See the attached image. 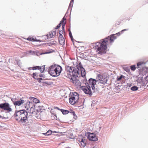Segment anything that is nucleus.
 Wrapping results in <instances>:
<instances>
[{
	"instance_id": "nucleus-1",
	"label": "nucleus",
	"mask_w": 148,
	"mask_h": 148,
	"mask_svg": "<svg viewBox=\"0 0 148 148\" xmlns=\"http://www.w3.org/2000/svg\"><path fill=\"white\" fill-rule=\"evenodd\" d=\"M28 112L29 113V112L24 110H16L14 115V117L19 123L25 125L28 121Z\"/></svg>"
},
{
	"instance_id": "nucleus-2",
	"label": "nucleus",
	"mask_w": 148,
	"mask_h": 148,
	"mask_svg": "<svg viewBox=\"0 0 148 148\" xmlns=\"http://www.w3.org/2000/svg\"><path fill=\"white\" fill-rule=\"evenodd\" d=\"M108 40V38L106 37L105 38L100 40L99 42L96 43L95 47L97 49V52L100 55L106 52L107 48V42Z\"/></svg>"
},
{
	"instance_id": "nucleus-3",
	"label": "nucleus",
	"mask_w": 148,
	"mask_h": 148,
	"mask_svg": "<svg viewBox=\"0 0 148 148\" xmlns=\"http://www.w3.org/2000/svg\"><path fill=\"white\" fill-rule=\"evenodd\" d=\"M62 69V67L60 66L54 64L50 66L48 71L51 75L58 77L60 75Z\"/></svg>"
},
{
	"instance_id": "nucleus-4",
	"label": "nucleus",
	"mask_w": 148,
	"mask_h": 148,
	"mask_svg": "<svg viewBox=\"0 0 148 148\" xmlns=\"http://www.w3.org/2000/svg\"><path fill=\"white\" fill-rule=\"evenodd\" d=\"M0 109L9 112L12 111V109L11 108L10 104L7 102L0 104Z\"/></svg>"
},
{
	"instance_id": "nucleus-5",
	"label": "nucleus",
	"mask_w": 148,
	"mask_h": 148,
	"mask_svg": "<svg viewBox=\"0 0 148 148\" xmlns=\"http://www.w3.org/2000/svg\"><path fill=\"white\" fill-rule=\"evenodd\" d=\"M71 73L73 77H76L80 76L79 64L73 68Z\"/></svg>"
},
{
	"instance_id": "nucleus-6",
	"label": "nucleus",
	"mask_w": 148,
	"mask_h": 148,
	"mask_svg": "<svg viewBox=\"0 0 148 148\" xmlns=\"http://www.w3.org/2000/svg\"><path fill=\"white\" fill-rule=\"evenodd\" d=\"M97 78L98 79L97 80V82L103 84H107L108 80L106 76H101L100 74H98L97 75Z\"/></svg>"
},
{
	"instance_id": "nucleus-7",
	"label": "nucleus",
	"mask_w": 148,
	"mask_h": 148,
	"mask_svg": "<svg viewBox=\"0 0 148 148\" xmlns=\"http://www.w3.org/2000/svg\"><path fill=\"white\" fill-rule=\"evenodd\" d=\"M89 88L86 86H82L81 87L82 89L84 92L86 94L88 95L89 96H91L92 95V92L90 89V87L88 86Z\"/></svg>"
},
{
	"instance_id": "nucleus-8",
	"label": "nucleus",
	"mask_w": 148,
	"mask_h": 148,
	"mask_svg": "<svg viewBox=\"0 0 148 148\" xmlns=\"http://www.w3.org/2000/svg\"><path fill=\"white\" fill-rule=\"evenodd\" d=\"M11 100L15 106H20L22 104L25 103V101L21 99L20 100H17L16 99H12Z\"/></svg>"
},
{
	"instance_id": "nucleus-9",
	"label": "nucleus",
	"mask_w": 148,
	"mask_h": 148,
	"mask_svg": "<svg viewBox=\"0 0 148 148\" xmlns=\"http://www.w3.org/2000/svg\"><path fill=\"white\" fill-rule=\"evenodd\" d=\"M88 138L90 140L97 141L98 140L96 136L93 133L88 134Z\"/></svg>"
},
{
	"instance_id": "nucleus-10",
	"label": "nucleus",
	"mask_w": 148,
	"mask_h": 148,
	"mask_svg": "<svg viewBox=\"0 0 148 148\" xmlns=\"http://www.w3.org/2000/svg\"><path fill=\"white\" fill-rule=\"evenodd\" d=\"M69 102L72 105H73L78 101L77 97H74L73 96H71V97L69 99Z\"/></svg>"
},
{
	"instance_id": "nucleus-11",
	"label": "nucleus",
	"mask_w": 148,
	"mask_h": 148,
	"mask_svg": "<svg viewBox=\"0 0 148 148\" xmlns=\"http://www.w3.org/2000/svg\"><path fill=\"white\" fill-rule=\"evenodd\" d=\"M79 67L80 75H81V76L83 77L85 76L86 75L85 70L82 66L81 62L79 63Z\"/></svg>"
},
{
	"instance_id": "nucleus-12",
	"label": "nucleus",
	"mask_w": 148,
	"mask_h": 148,
	"mask_svg": "<svg viewBox=\"0 0 148 148\" xmlns=\"http://www.w3.org/2000/svg\"><path fill=\"white\" fill-rule=\"evenodd\" d=\"M71 82L77 87L81 86V82L78 79L76 78V77H73V79Z\"/></svg>"
},
{
	"instance_id": "nucleus-13",
	"label": "nucleus",
	"mask_w": 148,
	"mask_h": 148,
	"mask_svg": "<svg viewBox=\"0 0 148 148\" xmlns=\"http://www.w3.org/2000/svg\"><path fill=\"white\" fill-rule=\"evenodd\" d=\"M33 104H34L32 101L27 102L25 105V108H26L27 110H28L29 109L28 107L30 109L33 108Z\"/></svg>"
},
{
	"instance_id": "nucleus-14",
	"label": "nucleus",
	"mask_w": 148,
	"mask_h": 148,
	"mask_svg": "<svg viewBox=\"0 0 148 148\" xmlns=\"http://www.w3.org/2000/svg\"><path fill=\"white\" fill-rule=\"evenodd\" d=\"M33 70L38 69L40 70L41 73H42L45 70V67L43 66L41 67L39 66H36L32 68Z\"/></svg>"
},
{
	"instance_id": "nucleus-15",
	"label": "nucleus",
	"mask_w": 148,
	"mask_h": 148,
	"mask_svg": "<svg viewBox=\"0 0 148 148\" xmlns=\"http://www.w3.org/2000/svg\"><path fill=\"white\" fill-rule=\"evenodd\" d=\"M89 85H95L96 83V80L92 78H90L88 80Z\"/></svg>"
},
{
	"instance_id": "nucleus-16",
	"label": "nucleus",
	"mask_w": 148,
	"mask_h": 148,
	"mask_svg": "<svg viewBox=\"0 0 148 148\" xmlns=\"http://www.w3.org/2000/svg\"><path fill=\"white\" fill-rule=\"evenodd\" d=\"M56 33L55 31H53L51 32H49V34H47L45 36L47 37V38H51L56 34Z\"/></svg>"
},
{
	"instance_id": "nucleus-17",
	"label": "nucleus",
	"mask_w": 148,
	"mask_h": 148,
	"mask_svg": "<svg viewBox=\"0 0 148 148\" xmlns=\"http://www.w3.org/2000/svg\"><path fill=\"white\" fill-rule=\"evenodd\" d=\"M58 41L60 44L61 45H64L65 44V40L63 36H59Z\"/></svg>"
},
{
	"instance_id": "nucleus-18",
	"label": "nucleus",
	"mask_w": 148,
	"mask_h": 148,
	"mask_svg": "<svg viewBox=\"0 0 148 148\" xmlns=\"http://www.w3.org/2000/svg\"><path fill=\"white\" fill-rule=\"evenodd\" d=\"M145 63H146L144 62H138L137 64L138 68H141L143 67Z\"/></svg>"
},
{
	"instance_id": "nucleus-19",
	"label": "nucleus",
	"mask_w": 148,
	"mask_h": 148,
	"mask_svg": "<svg viewBox=\"0 0 148 148\" xmlns=\"http://www.w3.org/2000/svg\"><path fill=\"white\" fill-rule=\"evenodd\" d=\"M73 68L74 67L66 66H65L66 70V71L67 72H68L69 73H71Z\"/></svg>"
},
{
	"instance_id": "nucleus-20",
	"label": "nucleus",
	"mask_w": 148,
	"mask_h": 148,
	"mask_svg": "<svg viewBox=\"0 0 148 148\" xmlns=\"http://www.w3.org/2000/svg\"><path fill=\"white\" fill-rule=\"evenodd\" d=\"M117 38V36H115L114 34H113L110 35V43H111L113 42L115 39Z\"/></svg>"
},
{
	"instance_id": "nucleus-21",
	"label": "nucleus",
	"mask_w": 148,
	"mask_h": 148,
	"mask_svg": "<svg viewBox=\"0 0 148 148\" xmlns=\"http://www.w3.org/2000/svg\"><path fill=\"white\" fill-rule=\"evenodd\" d=\"M66 77L69 78L70 79L71 81H72V79H73V77H72V75L68 73H65V75Z\"/></svg>"
},
{
	"instance_id": "nucleus-22",
	"label": "nucleus",
	"mask_w": 148,
	"mask_h": 148,
	"mask_svg": "<svg viewBox=\"0 0 148 148\" xmlns=\"http://www.w3.org/2000/svg\"><path fill=\"white\" fill-rule=\"evenodd\" d=\"M85 140L84 139L82 138L81 141L80 142V143L81 145L83 147H84L86 143H85Z\"/></svg>"
},
{
	"instance_id": "nucleus-23",
	"label": "nucleus",
	"mask_w": 148,
	"mask_h": 148,
	"mask_svg": "<svg viewBox=\"0 0 148 148\" xmlns=\"http://www.w3.org/2000/svg\"><path fill=\"white\" fill-rule=\"evenodd\" d=\"M74 1V0H71V2H70L69 5V8L68 10H69L70 9L71 10V11L72 10V8L73 6V3Z\"/></svg>"
},
{
	"instance_id": "nucleus-24",
	"label": "nucleus",
	"mask_w": 148,
	"mask_h": 148,
	"mask_svg": "<svg viewBox=\"0 0 148 148\" xmlns=\"http://www.w3.org/2000/svg\"><path fill=\"white\" fill-rule=\"evenodd\" d=\"M60 111L62 112V113L64 114H68L69 112L68 110H64L63 109L60 110Z\"/></svg>"
},
{
	"instance_id": "nucleus-25",
	"label": "nucleus",
	"mask_w": 148,
	"mask_h": 148,
	"mask_svg": "<svg viewBox=\"0 0 148 148\" xmlns=\"http://www.w3.org/2000/svg\"><path fill=\"white\" fill-rule=\"evenodd\" d=\"M56 42L54 41H51L49 42L47 44L49 46L54 45L56 44Z\"/></svg>"
},
{
	"instance_id": "nucleus-26",
	"label": "nucleus",
	"mask_w": 148,
	"mask_h": 148,
	"mask_svg": "<svg viewBox=\"0 0 148 148\" xmlns=\"http://www.w3.org/2000/svg\"><path fill=\"white\" fill-rule=\"evenodd\" d=\"M14 64L15 65H18L19 66L21 64V62L20 60H15L14 62Z\"/></svg>"
},
{
	"instance_id": "nucleus-27",
	"label": "nucleus",
	"mask_w": 148,
	"mask_h": 148,
	"mask_svg": "<svg viewBox=\"0 0 148 148\" xmlns=\"http://www.w3.org/2000/svg\"><path fill=\"white\" fill-rule=\"evenodd\" d=\"M52 132L50 130L48 131L46 133H43V134L45 135V136H49L51 134Z\"/></svg>"
},
{
	"instance_id": "nucleus-28",
	"label": "nucleus",
	"mask_w": 148,
	"mask_h": 148,
	"mask_svg": "<svg viewBox=\"0 0 148 148\" xmlns=\"http://www.w3.org/2000/svg\"><path fill=\"white\" fill-rule=\"evenodd\" d=\"M35 53H36V55L38 56L39 55H42V54H45L49 53V52H45V53H43V52H41L40 53L38 51H37L35 52Z\"/></svg>"
},
{
	"instance_id": "nucleus-29",
	"label": "nucleus",
	"mask_w": 148,
	"mask_h": 148,
	"mask_svg": "<svg viewBox=\"0 0 148 148\" xmlns=\"http://www.w3.org/2000/svg\"><path fill=\"white\" fill-rule=\"evenodd\" d=\"M71 96H73L74 97H77V99L78 100L79 99L78 94L76 92H73V95Z\"/></svg>"
},
{
	"instance_id": "nucleus-30",
	"label": "nucleus",
	"mask_w": 148,
	"mask_h": 148,
	"mask_svg": "<svg viewBox=\"0 0 148 148\" xmlns=\"http://www.w3.org/2000/svg\"><path fill=\"white\" fill-rule=\"evenodd\" d=\"M138 87L136 86H134L132 87L131 88V89L133 91H136L138 90Z\"/></svg>"
},
{
	"instance_id": "nucleus-31",
	"label": "nucleus",
	"mask_w": 148,
	"mask_h": 148,
	"mask_svg": "<svg viewBox=\"0 0 148 148\" xmlns=\"http://www.w3.org/2000/svg\"><path fill=\"white\" fill-rule=\"evenodd\" d=\"M130 69L131 70H132L133 71H135L136 69V67L135 65H132L130 66Z\"/></svg>"
},
{
	"instance_id": "nucleus-32",
	"label": "nucleus",
	"mask_w": 148,
	"mask_h": 148,
	"mask_svg": "<svg viewBox=\"0 0 148 148\" xmlns=\"http://www.w3.org/2000/svg\"><path fill=\"white\" fill-rule=\"evenodd\" d=\"M40 102L38 100L37 98H35L34 100H33V103H38Z\"/></svg>"
},
{
	"instance_id": "nucleus-33",
	"label": "nucleus",
	"mask_w": 148,
	"mask_h": 148,
	"mask_svg": "<svg viewBox=\"0 0 148 148\" xmlns=\"http://www.w3.org/2000/svg\"><path fill=\"white\" fill-rule=\"evenodd\" d=\"M69 36L70 37V38H71V40L72 41H73V36H72V34L71 32L70 29L69 30Z\"/></svg>"
},
{
	"instance_id": "nucleus-34",
	"label": "nucleus",
	"mask_w": 148,
	"mask_h": 148,
	"mask_svg": "<svg viewBox=\"0 0 148 148\" xmlns=\"http://www.w3.org/2000/svg\"><path fill=\"white\" fill-rule=\"evenodd\" d=\"M59 33L60 34V36H63L62 35V34H63V31L62 30H60L59 31Z\"/></svg>"
},
{
	"instance_id": "nucleus-35",
	"label": "nucleus",
	"mask_w": 148,
	"mask_h": 148,
	"mask_svg": "<svg viewBox=\"0 0 148 148\" xmlns=\"http://www.w3.org/2000/svg\"><path fill=\"white\" fill-rule=\"evenodd\" d=\"M33 76H32V77L34 78V79H36V77H36L37 75V73H33Z\"/></svg>"
},
{
	"instance_id": "nucleus-36",
	"label": "nucleus",
	"mask_w": 148,
	"mask_h": 148,
	"mask_svg": "<svg viewBox=\"0 0 148 148\" xmlns=\"http://www.w3.org/2000/svg\"><path fill=\"white\" fill-rule=\"evenodd\" d=\"M66 23V22H65V23H62V30H64V26H65V25Z\"/></svg>"
},
{
	"instance_id": "nucleus-37",
	"label": "nucleus",
	"mask_w": 148,
	"mask_h": 148,
	"mask_svg": "<svg viewBox=\"0 0 148 148\" xmlns=\"http://www.w3.org/2000/svg\"><path fill=\"white\" fill-rule=\"evenodd\" d=\"M69 136V138H70L73 139L74 138V136L73 134H71Z\"/></svg>"
},
{
	"instance_id": "nucleus-38",
	"label": "nucleus",
	"mask_w": 148,
	"mask_h": 148,
	"mask_svg": "<svg viewBox=\"0 0 148 148\" xmlns=\"http://www.w3.org/2000/svg\"><path fill=\"white\" fill-rule=\"evenodd\" d=\"M123 77H124V76L123 75H121L120 77L117 78V80L120 81Z\"/></svg>"
},
{
	"instance_id": "nucleus-39",
	"label": "nucleus",
	"mask_w": 148,
	"mask_h": 148,
	"mask_svg": "<svg viewBox=\"0 0 148 148\" xmlns=\"http://www.w3.org/2000/svg\"><path fill=\"white\" fill-rule=\"evenodd\" d=\"M61 23H60L56 27L55 29H58L61 26Z\"/></svg>"
},
{
	"instance_id": "nucleus-40",
	"label": "nucleus",
	"mask_w": 148,
	"mask_h": 148,
	"mask_svg": "<svg viewBox=\"0 0 148 148\" xmlns=\"http://www.w3.org/2000/svg\"><path fill=\"white\" fill-rule=\"evenodd\" d=\"M70 113H71V114H72L74 116H74H75V112L74 111H73L71 112H70Z\"/></svg>"
},
{
	"instance_id": "nucleus-41",
	"label": "nucleus",
	"mask_w": 148,
	"mask_h": 148,
	"mask_svg": "<svg viewBox=\"0 0 148 148\" xmlns=\"http://www.w3.org/2000/svg\"><path fill=\"white\" fill-rule=\"evenodd\" d=\"M124 70L127 72H129L130 71V70L128 67H126Z\"/></svg>"
},
{
	"instance_id": "nucleus-42",
	"label": "nucleus",
	"mask_w": 148,
	"mask_h": 148,
	"mask_svg": "<svg viewBox=\"0 0 148 148\" xmlns=\"http://www.w3.org/2000/svg\"><path fill=\"white\" fill-rule=\"evenodd\" d=\"M29 53H31L32 54H34L35 53V52L34 51H32L30 50L29 51Z\"/></svg>"
},
{
	"instance_id": "nucleus-43",
	"label": "nucleus",
	"mask_w": 148,
	"mask_h": 148,
	"mask_svg": "<svg viewBox=\"0 0 148 148\" xmlns=\"http://www.w3.org/2000/svg\"><path fill=\"white\" fill-rule=\"evenodd\" d=\"M65 20H66V19L65 18H64V17L62 20V21H61V24L62 23H64V21Z\"/></svg>"
},
{
	"instance_id": "nucleus-44",
	"label": "nucleus",
	"mask_w": 148,
	"mask_h": 148,
	"mask_svg": "<svg viewBox=\"0 0 148 148\" xmlns=\"http://www.w3.org/2000/svg\"><path fill=\"white\" fill-rule=\"evenodd\" d=\"M37 80H38V82L39 83L41 82V80H42V78H39L37 79Z\"/></svg>"
},
{
	"instance_id": "nucleus-45",
	"label": "nucleus",
	"mask_w": 148,
	"mask_h": 148,
	"mask_svg": "<svg viewBox=\"0 0 148 148\" xmlns=\"http://www.w3.org/2000/svg\"><path fill=\"white\" fill-rule=\"evenodd\" d=\"M115 36H119L120 35V32H118L116 34H114Z\"/></svg>"
},
{
	"instance_id": "nucleus-46",
	"label": "nucleus",
	"mask_w": 148,
	"mask_h": 148,
	"mask_svg": "<svg viewBox=\"0 0 148 148\" xmlns=\"http://www.w3.org/2000/svg\"><path fill=\"white\" fill-rule=\"evenodd\" d=\"M34 98H35L33 97H29V99L30 100H32L33 101V100H34Z\"/></svg>"
},
{
	"instance_id": "nucleus-47",
	"label": "nucleus",
	"mask_w": 148,
	"mask_h": 148,
	"mask_svg": "<svg viewBox=\"0 0 148 148\" xmlns=\"http://www.w3.org/2000/svg\"><path fill=\"white\" fill-rule=\"evenodd\" d=\"M54 108L55 109H57V110H60H60L61 109H60L59 108H58V107H54Z\"/></svg>"
},
{
	"instance_id": "nucleus-48",
	"label": "nucleus",
	"mask_w": 148,
	"mask_h": 148,
	"mask_svg": "<svg viewBox=\"0 0 148 148\" xmlns=\"http://www.w3.org/2000/svg\"><path fill=\"white\" fill-rule=\"evenodd\" d=\"M32 41H40V40H34V38H32Z\"/></svg>"
},
{
	"instance_id": "nucleus-49",
	"label": "nucleus",
	"mask_w": 148,
	"mask_h": 148,
	"mask_svg": "<svg viewBox=\"0 0 148 148\" xmlns=\"http://www.w3.org/2000/svg\"><path fill=\"white\" fill-rule=\"evenodd\" d=\"M91 86L92 87V90H94L95 89V87L94 86L95 85H92V86Z\"/></svg>"
},
{
	"instance_id": "nucleus-50",
	"label": "nucleus",
	"mask_w": 148,
	"mask_h": 148,
	"mask_svg": "<svg viewBox=\"0 0 148 148\" xmlns=\"http://www.w3.org/2000/svg\"><path fill=\"white\" fill-rule=\"evenodd\" d=\"M27 40H30L32 41V38H27Z\"/></svg>"
},
{
	"instance_id": "nucleus-51",
	"label": "nucleus",
	"mask_w": 148,
	"mask_h": 148,
	"mask_svg": "<svg viewBox=\"0 0 148 148\" xmlns=\"http://www.w3.org/2000/svg\"><path fill=\"white\" fill-rule=\"evenodd\" d=\"M39 76L40 77H44V75H42V74H40V75H39Z\"/></svg>"
},
{
	"instance_id": "nucleus-52",
	"label": "nucleus",
	"mask_w": 148,
	"mask_h": 148,
	"mask_svg": "<svg viewBox=\"0 0 148 148\" xmlns=\"http://www.w3.org/2000/svg\"><path fill=\"white\" fill-rule=\"evenodd\" d=\"M128 30V29H123V30H122L121 31L122 32H123V31H127V30Z\"/></svg>"
},
{
	"instance_id": "nucleus-53",
	"label": "nucleus",
	"mask_w": 148,
	"mask_h": 148,
	"mask_svg": "<svg viewBox=\"0 0 148 148\" xmlns=\"http://www.w3.org/2000/svg\"><path fill=\"white\" fill-rule=\"evenodd\" d=\"M4 118V117L2 116L1 115H0V118H2V119H3V118Z\"/></svg>"
},
{
	"instance_id": "nucleus-54",
	"label": "nucleus",
	"mask_w": 148,
	"mask_h": 148,
	"mask_svg": "<svg viewBox=\"0 0 148 148\" xmlns=\"http://www.w3.org/2000/svg\"><path fill=\"white\" fill-rule=\"evenodd\" d=\"M32 68L31 67H29L28 68V69L29 70H31V69Z\"/></svg>"
},
{
	"instance_id": "nucleus-55",
	"label": "nucleus",
	"mask_w": 148,
	"mask_h": 148,
	"mask_svg": "<svg viewBox=\"0 0 148 148\" xmlns=\"http://www.w3.org/2000/svg\"><path fill=\"white\" fill-rule=\"evenodd\" d=\"M146 79L147 80H148V76L146 77Z\"/></svg>"
},
{
	"instance_id": "nucleus-56",
	"label": "nucleus",
	"mask_w": 148,
	"mask_h": 148,
	"mask_svg": "<svg viewBox=\"0 0 148 148\" xmlns=\"http://www.w3.org/2000/svg\"><path fill=\"white\" fill-rule=\"evenodd\" d=\"M2 63V62H0V64H1V63Z\"/></svg>"
},
{
	"instance_id": "nucleus-57",
	"label": "nucleus",
	"mask_w": 148,
	"mask_h": 148,
	"mask_svg": "<svg viewBox=\"0 0 148 148\" xmlns=\"http://www.w3.org/2000/svg\"><path fill=\"white\" fill-rule=\"evenodd\" d=\"M1 127V126L0 125V128Z\"/></svg>"
},
{
	"instance_id": "nucleus-58",
	"label": "nucleus",
	"mask_w": 148,
	"mask_h": 148,
	"mask_svg": "<svg viewBox=\"0 0 148 148\" xmlns=\"http://www.w3.org/2000/svg\"><path fill=\"white\" fill-rule=\"evenodd\" d=\"M35 77H36L37 78V77L36 76Z\"/></svg>"
},
{
	"instance_id": "nucleus-59",
	"label": "nucleus",
	"mask_w": 148,
	"mask_h": 148,
	"mask_svg": "<svg viewBox=\"0 0 148 148\" xmlns=\"http://www.w3.org/2000/svg\"><path fill=\"white\" fill-rule=\"evenodd\" d=\"M13 60H15V59H13Z\"/></svg>"
}]
</instances>
